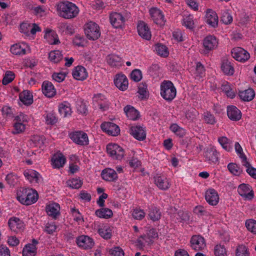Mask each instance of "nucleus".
Masks as SVG:
<instances>
[{"mask_svg":"<svg viewBox=\"0 0 256 256\" xmlns=\"http://www.w3.org/2000/svg\"><path fill=\"white\" fill-rule=\"evenodd\" d=\"M57 10L59 15L66 19L76 18L80 11L75 4L68 1L60 2L57 6Z\"/></svg>","mask_w":256,"mask_h":256,"instance_id":"1","label":"nucleus"},{"mask_svg":"<svg viewBox=\"0 0 256 256\" xmlns=\"http://www.w3.org/2000/svg\"><path fill=\"white\" fill-rule=\"evenodd\" d=\"M37 192L32 189L21 188L17 192L16 198L22 204L30 205L38 199Z\"/></svg>","mask_w":256,"mask_h":256,"instance_id":"2","label":"nucleus"},{"mask_svg":"<svg viewBox=\"0 0 256 256\" xmlns=\"http://www.w3.org/2000/svg\"><path fill=\"white\" fill-rule=\"evenodd\" d=\"M176 90L170 81L164 80L160 84V95L167 101H172L176 96Z\"/></svg>","mask_w":256,"mask_h":256,"instance_id":"3","label":"nucleus"},{"mask_svg":"<svg viewBox=\"0 0 256 256\" xmlns=\"http://www.w3.org/2000/svg\"><path fill=\"white\" fill-rule=\"evenodd\" d=\"M158 236V233L154 229L150 230L147 234V235L141 236L134 242L136 246L140 249H142L146 244H150L152 242L153 239Z\"/></svg>","mask_w":256,"mask_h":256,"instance_id":"4","label":"nucleus"},{"mask_svg":"<svg viewBox=\"0 0 256 256\" xmlns=\"http://www.w3.org/2000/svg\"><path fill=\"white\" fill-rule=\"evenodd\" d=\"M84 32L88 38L90 40H96L100 36L98 26L92 22H90L85 25Z\"/></svg>","mask_w":256,"mask_h":256,"instance_id":"5","label":"nucleus"},{"mask_svg":"<svg viewBox=\"0 0 256 256\" xmlns=\"http://www.w3.org/2000/svg\"><path fill=\"white\" fill-rule=\"evenodd\" d=\"M108 154L113 158L121 160L124 154V149L116 144H110L106 146Z\"/></svg>","mask_w":256,"mask_h":256,"instance_id":"6","label":"nucleus"},{"mask_svg":"<svg viewBox=\"0 0 256 256\" xmlns=\"http://www.w3.org/2000/svg\"><path fill=\"white\" fill-rule=\"evenodd\" d=\"M76 242L79 248L85 250L92 248L94 245V240L89 236L86 235L78 236Z\"/></svg>","mask_w":256,"mask_h":256,"instance_id":"7","label":"nucleus"},{"mask_svg":"<svg viewBox=\"0 0 256 256\" xmlns=\"http://www.w3.org/2000/svg\"><path fill=\"white\" fill-rule=\"evenodd\" d=\"M190 246L195 251H202L206 248V242L201 236L194 235L190 238Z\"/></svg>","mask_w":256,"mask_h":256,"instance_id":"8","label":"nucleus"},{"mask_svg":"<svg viewBox=\"0 0 256 256\" xmlns=\"http://www.w3.org/2000/svg\"><path fill=\"white\" fill-rule=\"evenodd\" d=\"M202 44L204 48V51L208 53L216 48L218 44V40L215 36L208 35L204 38Z\"/></svg>","mask_w":256,"mask_h":256,"instance_id":"9","label":"nucleus"},{"mask_svg":"<svg viewBox=\"0 0 256 256\" xmlns=\"http://www.w3.org/2000/svg\"><path fill=\"white\" fill-rule=\"evenodd\" d=\"M70 138L74 142L79 145L85 146L88 144V135L83 132H74L70 134Z\"/></svg>","mask_w":256,"mask_h":256,"instance_id":"10","label":"nucleus"},{"mask_svg":"<svg viewBox=\"0 0 256 256\" xmlns=\"http://www.w3.org/2000/svg\"><path fill=\"white\" fill-rule=\"evenodd\" d=\"M231 52L232 56L239 62H244L250 58L249 53L240 47L234 48Z\"/></svg>","mask_w":256,"mask_h":256,"instance_id":"11","label":"nucleus"},{"mask_svg":"<svg viewBox=\"0 0 256 256\" xmlns=\"http://www.w3.org/2000/svg\"><path fill=\"white\" fill-rule=\"evenodd\" d=\"M102 130L112 136H118L120 132L118 126L111 122H104L100 125Z\"/></svg>","mask_w":256,"mask_h":256,"instance_id":"12","label":"nucleus"},{"mask_svg":"<svg viewBox=\"0 0 256 256\" xmlns=\"http://www.w3.org/2000/svg\"><path fill=\"white\" fill-rule=\"evenodd\" d=\"M204 156L210 164H215L218 160V154L214 146H210L204 150Z\"/></svg>","mask_w":256,"mask_h":256,"instance_id":"13","label":"nucleus"},{"mask_svg":"<svg viewBox=\"0 0 256 256\" xmlns=\"http://www.w3.org/2000/svg\"><path fill=\"white\" fill-rule=\"evenodd\" d=\"M154 180L155 184L160 190H166L170 187V180L164 176L156 174Z\"/></svg>","mask_w":256,"mask_h":256,"instance_id":"14","label":"nucleus"},{"mask_svg":"<svg viewBox=\"0 0 256 256\" xmlns=\"http://www.w3.org/2000/svg\"><path fill=\"white\" fill-rule=\"evenodd\" d=\"M24 174L32 184H38L42 181V178L40 174L34 170L27 169L24 171Z\"/></svg>","mask_w":256,"mask_h":256,"instance_id":"15","label":"nucleus"},{"mask_svg":"<svg viewBox=\"0 0 256 256\" xmlns=\"http://www.w3.org/2000/svg\"><path fill=\"white\" fill-rule=\"evenodd\" d=\"M10 52L15 55H24L29 52V46L25 42L16 44L11 46Z\"/></svg>","mask_w":256,"mask_h":256,"instance_id":"16","label":"nucleus"},{"mask_svg":"<svg viewBox=\"0 0 256 256\" xmlns=\"http://www.w3.org/2000/svg\"><path fill=\"white\" fill-rule=\"evenodd\" d=\"M150 14L152 20L156 24L160 25L164 24V15L160 9L156 8H152L150 10Z\"/></svg>","mask_w":256,"mask_h":256,"instance_id":"17","label":"nucleus"},{"mask_svg":"<svg viewBox=\"0 0 256 256\" xmlns=\"http://www.w3.org/2000/svg\"><path fill=\"white\" fill-rule=\"evenodd\" d=\"M114 83L116 88L122 91L126 90L128 88V80L124 74H116L114 79Z\"/></svg>","mask_w":256,"mask_h":256,"instance_id":"18","label":"nucleus"},{"mask_svg":"<svg viewBox=\"0 0 256 256\" xmlns=\"http://www.w3.org/2000/svg\"><path fill=\"white\" fill-rule=\"evenodd\" d=\"M205 21L210 26L216 27L218 22L216 13L211 9L208 10L205 15Z\"/></svg>","mask_w":256,"mask_h":256,"instance_id":"19","label":"nucleus"},{"mask_svg":"<svg viewBox=\"0 0 256 256\" xmlns=\"http://www.w3.org/2000/svg\"><path fill=\"white\" fill-rule=\"evenodd\" d=\"M130 134L136 140H143L146 137V132L142 126H134L130 128Z\"/></svg>","mask_w":256,"mask_h":256,"instance_id":"20","label":"nucleus"},{"mask_svg":"<svg viewBox=\"0 0 256 256\" xmlns=\"http://www.w3.org/2000/svg\"><path fill=\"white\" fill-rule=\"evenodd\" d=\"M110 19L112 25L116 28H121L125 22L124 17L121 14L118 12L112 13Z\"/></svg>","mask_w":256,"mask_h":256,"instance_id":"21","label":"nucleus"},{"mask_svg":"<svg viewBox=\"0 0 256 256\" xmlns=\"http://www.w3.org/2000/svg\"><path fill=\"white\" fill-rule=\"evenodd\" d=\"M66 162V158L62 153H57L53 155L51 159V164L54 168H62Z\"/></svg>","mask_w":256,"mask_h":256,"instance_id":"22","label":"nucleus"},{"mask_svg":"<svg viewBox=\"0 0 256 256\" xmlns=\"http://www.w3.org/2000/svg\"><path fill=\"white\" fill-rule=\"evenodd\" d=\"M205 198L210 205L216 206L219 201V196L216 190L212 188L208 190L205 194Z\"/></svg>","mask_w":256,"mask_h":256,"instance_id":"23","label":"nucleus"},{"mask_svg":"<svg viewBox=\"0 0 256 256\" xmlns=\"http://www.w3.org/2000/svg\"><path fill=\"white\" fill-rule=\"evenodd\" d=\"M238 194L246 199L251 200L254 197L252 188L247 184H240L238 188Z\"/></svg>","mask_w":256,"mask_h":256,"instance_id":"24","label":"nucleus"},{"mask_svg":"<svg viewBox=\"0 0 256 256\" xmlns=\"http://www.w3.org/2000/svg\"><path fill=\"white\" fill-rule=\"evenodd\" d=\"M138 34L143 38L148 40L151 38L152 34L149 28L144 22H140L138 24Z\"/></svg>","mask_w":256,"mask_h":256,"instance_id":"25","label":"nucleus"},{"mask_svg":"<svg viewBox=\"0 0 256 256\" xmlns=\"http://www.w3.org/2000/svg\"><path fill=\"white\" fill-rule=\"evenodd\" d=\"M42 93L48 98H52L56 94V90L52 84L48 81H44L42 86Z\"/></svg>","mask_w":256,"mask_h":256,"instance_id":"26","label":"nucleus"},{"mask_svg":"<svg viewBox=\"0 0 256 256\" xmlns=\"http://www.w3.org/2000/svg\"><path fill=\"white\" fill-rule=\"evenodd\" d=\"M8 226L10 230L14 232H18L24 228V223L18 218L14 217L8 220Z\"/></svg>","mask_w":256,"mask_h":256,"instance_id":"27","label":"nucleus"},{"mask_svg":"<svg viewBox=\"0 0 256 256\" xmlns=\"http://www.w3.org/2000/svg\"><path fill=\"white\" fill-rule=\"evenodd\" d=\"M227 114L228 118L233 121H238L242 118L240 110L234 106H228Z\"/></svg>","mask_w":256,"mask_h":256,"instance_id":"28","label":"nucleus"},{"mask_svg":"<svg viewBox=\"0 0 256 256\" xmlns=\"http://www.w3.org/2000/svg\"><path fill=\"white\" fill-rule=\"evenodd\" d=\"M46 210L49 216L54 218L60 214V206L56 202H50L46 204Z\"/></svg>","mask_w":256,"mask_h":256,"instance_id":"29","label":"nucleus"},{"mask_svg":"<svg viewBox=\"0 0 256 256\" xmlns=\"http://www.w3.org/2000/svg\"><path fill=\"white\" fill-rule=\"evenodd\" d=\"M88 76L86 69L82 66H77L72 71V76L76 80H84L87 78Z\"/></svg>","mask_w":256,"mask_h":256,"instance_id":"30","label":"nucleus"},{"mask_svg":"<svg viewBox=\"0 0 256 256\" xmlns=\"http://www.w3.org/2000/svg\"><path fill=\"white\" fill-rule=\"evenodd\" d=\"M44 38L50 44H56L60 42L56 33L52 30H46Z\"/></svg>","mask_w":256,"mask_h":256,"instance_id":"31","label":"nucleus"},{"mask_svg":"<svg viewBox=\"0 0 256 256\" xmlns=\"http://www.w3.org/2000/svg\"><path fill=\"white\" fill-rule=\"evenodd\" d=\"M58 112L64 118L70 116L72 113L70 104L66 101L59 104Z\"/></svg>","mask_w":256,"mask_h":256,"instance_id":"32","label":"nucleus"},{"mask_svg":"<svg viewBox=\"0 0 256 256\" xmlns=\"http://www.w3.org/2000/svg\"><path fill=\"white\" fill-rule=\"evenodd\" d=\"M102 178L106 181L113 182L118 178V175L116 172L110 168L104 169L102 172Z\"/></svg>","mask_w":256,"mask_h":256,"instance_id":"33","label":"nucleus"},{"mask_svg":"<svg viewBox=\"0 0 256 256\" xmlns=\"http://www.w3.org/2000/svg\"><path fill=\"white\" fill-rule=\"evenodd\" d=\"M238 96L240 100L244 102H250L255 96L254 90L252 88L240 91Z\"/></svg>","mask_w":256,"mask_h":256,"instance_id":"34","label":"nucleus"},{"mask_svg":"<svg viewBox=\"0 0 256 256\" xmlns=\"http://www.w3.org/2000/svg\"><path fill=\"white\" fill-rule=\"evenodd\" d=\"M124 112L130 120H136L140 117L138 112L131 106H126L124 108Z\"/></svg>","mask_w":256,"mask_h":256,"instance_id":"35","label":"nucleus"},{"mask_svg":"<svg viewBox=\"0 0 256 256\" xmlns=\"http://www.w3.org/2000/svg\"><path fill=\"white\" fill-rule=\"evenodd\" d=\"M221 70L225 74L228 76H232L234 72V69L232 62L228 60H224L222 61Z\"/></svg>","mask_w":256,"mask_h":256,"instance_id":"36","label":"nucleus"},{"mask_svg":"<svg viewBox=\"0 0 256 256\" xmlns=\"http://www.w3.org/2000/svg\"><path fill=\"white\" fill-rule=\"evenodd\" d=\"M98 232L104 239H110L112 237V230L108 224L100 225L98 228Z\"/></svg>","mask_w":256,"mask_h":256,"instance_id":"37","label":"nucleus"},{"mask_svg":"<svg viewBox=\"0 0 256 256\" xmlns=\"http://www.w3.org/2000/svg\"><path fill=\"white\" fill-rule=\"evenodd\" d=\"M20 100L25 105H30L33 102L32 96L28 90H24L19 96Z\"/></svg>","mask_w":256,"mask_h":256,"instance_id":"38","label":"nucleus"},{"mask_svg":"<svg viewBox=\"0 0 256 256\" xmlns=\"http://www.w3.org/2000/svg\"><path fill=\"white\" fill-rule=\"evenodd\" d=\"M36 252V246L32 244H26L23 248V256H34Z\"/></svg>","mask_w":256,"mask_h":256,"instance_id":"39","label":"nucleus"},{"mask_svg":"<svg viewBox=\"0 0 256 256\" xmlns=\"http://www.w3.org/2000/svg\"><path fill=\"white\" fill-rule=\"evenodd\" d=\"M96 215L103 218H108L112 216L113 213L110 209L108 208H102L98 210L95 212Z\"/></svg>","mask_w":256,"mask_h":256,"instance_id":"40","label":"nucleus"},{"mask_svg":"<svg viewBox=\"0 0 256 256\" xmlns=\"http://www.w3.org/2000/svg\"><path fill=\"white\" fill-rule=\"evenodd\" d=\"M63 58L62 52L58 50H52L49 53L50 60L54 63H58L62 60Z\"/></svg>","mask_w":256,"mask_h":256,"instance_id":"41","label":"nucleus"},{"mask_svg":"<svg viewBox=\"0 0 256 256\" xmlns=\"http://www.w3.org/2000/svg\"><path fill=\"white\" fill-rule=\"evenodd\" d=\"M214 256H227L228 252L226 246L220 244H216L214 248Z\"/></svg>","mask_w":256,"mask_h":256,"instance_id":"42","label":"nucleus"},{"mask_svg":"<svg viewBox=\"0 0 256 256\" xmlns=\"http://www.w3.org/2000/svg\"><path fill=\"white\" fill-rule=\"evenodd\" d=\"M182 24L189 29L194 27V16L191 14L184 15L182 20Z\"/></svg>","mask_w":256,"mask_h":256,"instance_id":"43","label":"nucleus"},{"mask_svg":"<svg viewBox=\"0 0 256 256\" xmlns=\"http://www.w3.org/2000/svg\"><path fill=\"white\" fill-rule=\"evenodd\" d=\"M121 58L116 54H110L107 57L108 64L112 66H117L120 65Z\"/></svg>","mask_w":256,"mask_h":256,"instance_id":"44","label":"nucleus"},{"mask_svg":"<svg viewBox=\"0 0 256 256\" xmlns=\"http://www.w3.org/2000/svg\"><path fill=\"white\" fill-rule=\"evenodd\" d=\"M218 142L222 148L226 151H230L232 149L231 141L226 136H220L218 138Z\"/></svg>","mask_w":256,"mask_h":256,"instance_id":"45","label":"nucleus"},{"mask_svg":"<svg viewBox=\"0 0 256 256\" xmlns=\"http://www.w3.org/2000/svg\"><path fill=\"white\" fill-rule=\"evenodd\" d=\"M160 212L159 210L154 206H152L150 208L148 216L153 221L158 220L160 218Z\"/></svg>","mask_w":256,"mask_h":256,"instance_id":"46","label":"nucleus"},{"mask_svg":"<svg viewBox=\"0 0 256 256\" xmlns=\"http://www.w3.org/2000/svg\"><path fill=\"white\" fill-rule=\"evenodd\" d=\"M155 50L156 53L163 57H166L168 56L169 52L167 47L161 44H157L155 46Z\"/></svg>","mask_w":256,"mask_h":256,"instance_id":"47","label":"nucleus"},{"mask_svg":"<svg viewBox=\"0 0 256 256\" xmlns=\"http://www.w3.org/2000/svg\"><path fill=\"white\" fill-rule=\"evenodd\" d=\"M172 132L180 137H182L186 134V130L176 124H172L170 128Z\"/></svg>","mask_w":256,"mask_h":256,"instance_id":"48","label":"nucleus"},{"mask_svg":"<svg viewBox=\"0 0 256 256\" xmlns=\"http://www.w3.org/2000/svg\"><path fill=\"white\" fill-rule=\"evenodd\" d=\"M32 140L34 146L42 148L44 144L46 138L42 136H34Z\"/></svg>","mask_w":256,"mask_h":256,"instance_id":"49","label":"nucleus"},{"mask_svg":"<svg viewBox=\"0 0 256 256\" xmlns=\"http://www.w3.org/2000/svg\"><path fill=\"white\" fill-rule=\"evenodd\" d=\"M132 215L135 220H142L144 218L146 213L143 210L136 208L132 210Z\"/></svg>","mask_w":256,"mask_h":256,"instance_id":"50","label":"nucleus"},{"mask_svg":"<svg viewBox=\"0 0 256 256\" xmlns=\"http://www.w3.org/2000/svg\"><path fill=\"white\" fill-rule=\"evenodd\" d=\"M70 212H72L74 220L78 222V224H82L84 222L83 217L79 210L76 209L74 208H70Z\"/></svg>","mask_w":256,"mask_h":256,"instance_id":"51","label":"nucleus"},{"mask_svg":"<svg viewBox=\"0 0 256 256\" xmlns=\"http://www.w3.org/2000/svg\"><path fill=\"white\" fill-rule=\"evenodd\" d=\"M66 183L70 187L75 189L80 188L82 184V182L80 178H72L68 180Z\"/></svg>","mask_w":256,"mask_h":256,"instance_id":"52","label":"nucleus"},{"mask_svg":"<svg viewBox=\"0 0 256 256\" xmlns=\"http://www.w3.org/2000/svg\"><path fill=\"white\" fill-rule=\"evenodd\" d=\"M245 224L248 231L256 234V220L253 219L246 220Z\"/></svg>","mask_w":256,"mask_h":256,"instance_id":"53","label":"nucleus"},{"mask_svg":"<svg viewBox=\"0 0 256 256\" xmlns=\"http://www.w3.org/2000/svg\"><path fill=\"white\" fill-rule=\"evenodd\" d=\"M228 168L232 174L236 176L240 175L242 172L241 168L236 164L234 163L229 164L228 166Z\"/></svg>","mask_w":256,"mask_h":256,"instance_id":"54","label":"nucleus"},{"mask_svg":"<svg viewBox=\"0 0 256 256\" xmlns=\"http://www.w3.org/2000/svg\"><path fill=\"white\" fill-rule=\"evenodd\" d=\"M242 164L246 166V171L249 175L256 179V168L252 167L247 160H244Z\"/></svg>","mask_w":256,"mask_h":256,"instance_id":"55","label":"nucleus"},{"mask_svg":"<svg viewBox=\"0 0 256 256\" xmlns=\"http://www.w3.org/2000/svg\"><path fill=\"white\" fill-rule=\"evenodd\" d=\"M46 122L48 124H55L57 121L58 119L56 116V114L52 112H50L46 115L44 116Z\"/></svg>","mask_w":256,"mask_h":256,"instance_id":"56","label":"nucleus"},{"mask_svg":"<svg viewBox=\"0 0 256 256\" xmlns=\"http://www.w3.org/2000/svg\"><path fill=\"white\" fill-rule=\"evenodd\" d=\"M6 180L10 186H14L18 182V176L14 173H10L6 176Z\"/></svg>","mask_w":256,"mask_h":256,"instance_id":"57","label":"nucleus"},{"mask_svg":"<svg viewBox=\"0 0 256 256\" xmlns=\"http://www.w3.org/2000/svg\"><path fill=\"white\" fill-rule=\"evenodd\" d=\"M232 16L227 11L224 10L222 12V16L221 17V20L226 24H228L232 22Z\"/></svg>","mask_w":256,"mask_h":256,"instance_id":"58","label":"nucleus"},{"mask_svg":"<svg viewBox=\"0 0 256 256\" xmlns=\"http://www.w3.org/2000/svg\"><path fill=\"white\" fill-rule=\"evenodd\" d=\"M236 256H250V253L245 246L240 245L236 250Z\"/></svg>","mask_w":256,"mask_h":256,"instance_id":"59","label":"nucleus"},{"mask_svg":"<svg viewBox=\"0 0 256 256\" xmlns=\"http://www.w3.org/2000/svg\"><path fill=\"white\" fill-rule=\"evenodd\" d=\"M26 125L24 123H20L16 121L14 127V130L12 133L14 134H18L23 132L26 130Z\"/></svg>","mask_w":256,"mask_h":256,"instance_id":"60","label":"nucleus"},{"mask_svg":"<svg viewBox=\"0 0 256 256\" xmlns=\"http://www.w3.org/2000/svg\"><path fill=\"white\" fill-rule=\"evenodd\" d=\"M138 92L142 98H146L148 95L147 86L144 83H140L138 86Z\"/></svg>","mask_w":256,"mask_h":256,"instance_id":"61","label":"nucleus"},{"mask_svg":"<svg viewBox=\"0 0 256 256\" xmlns=\"http://www.w3.org/2000/svg\"><path fill=\"white\" fill-rule=\"evenodd\" d=\"M76 108L78 112L81 114H85L87 112L86 105L85 102L82 101L77 102Z\"/></svg>","mask_w":256,"mask_h":256,"instance_id":"62","label":"nucleus"},{"mask_svg":"<svg viewBox=\"0 0 256 256\" xmlns=\"http://www.w3.org/2000/svg\"><path fill=\"white\" fill-rule=\"evenodd\" d=\"M56 226L54 222H48L44 226V231L48 234H52L56 231Z\"/></svg>","mask_w":256,"mask_h":256,"instance_id":"63","label":"nucleus"},{"mask_svg":"<svg viewBox=\"0 0 256 256\" xmlns=\"http://www.w3.org/2000/svg\"><path fill=\"white\" fill-rule=\"evenodd\" d=\"M112 256H124V252L120 247H115L109 250Z\"/></svg>","mask_w":256,"mask_h":256,"instance_id":"64","label":"nucleus"}]
</instances>
